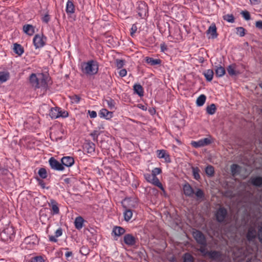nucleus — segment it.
I'll list each match as a JSON object with an SVG mask.
<instances>
[{
  "label": "nucleus",
  "mask_w": 262,
  "mask_h": 262,
  "mask_svg": "<svg viewBox=\"0 0 262 262\" xmlns=\"http://www.w3.org/2000/svg\"><path fill=\"white\" fill-rule=\"evenodd\" d=\"M61 163L62 166H65L66 167H70L72 166L74 163V159L72 157H64L61 160Z\"/></svg>",
  "instance_id": "9b49d317"
},
{
  "label": "nucleus",
  "mask_w": 262,
  "mask_h": 262,
  "mask_svg": "<svg viewBox=\"0 0 262 262\" xmlns=\"http://www.w3.org/2000/svg\"><path fill=\"white\" fill-rule=\"evenodd\" d=\"M205 172L209 177L213 176L214 173V167L211 165H208L205 168Z\"/></svg>",
  "instance_id": "72a5a7b5"
},
{
  "label": "nucleus",
  "mask_w": 262,
  "mask_h": 262,
  "mask_svg": "<svg viewBox=\"0 0 262 262\" xmlns=\"http://www.w3.org/2000/svg\"><path fill=\"white\" fill-rule=\"evenodd\" d=\"M99 135V133L97 130H94L90 134V135L93 137L94 141H97L98 140V137Z\"/></svg>",
  "instance_id": "8fccbe9b"
},
{
  "label": "nucleus",
  "mask_w": 262,
  "mask_h": 262,
  "mask_svg": "<svg viewBox=\"0 0 262 262\" xmlns=\"http://www.w3.org/2000/svg\"><path fill=\"white\" fill-rule=\"evenodd\" d=\"M192 170L193 178L196 180L200 179L201 177L199 174L200 172V169L198 167H192Z\"/></svg>",
  "instance_id": "7c9ffc66"
},
{
  "label": "nucleus",
  "mask_w": 262,
  "mask_h": 262,
  "mask_svg": "<svg viewBox=\"0 0 262 262\" xmlns=\"http://www.w3.org/2000/svg\"><path fill=\"white\" fill-rule=\"evenodd\" d=\"M1 171L2 174L7 175L9 178L12 176V173L6 169H2Z\"/></svg>",
  "instance_id": "4d7b16f0"
},
{
  "label": "nucleus",
  "mask_w": 262,
  "mask_h": 262,
  "mask_svg": "<svg viewBox=\"0 0 262 262\" xmlns=\"http://www.w3.org/2000/svg\"><path fill=\"white\" fill-rule=\"evenodd\" d=\"M227 215V210L224 207H220L218 208L215 213L216 221L220 223L225 222Z\"/></svg>",
  "instance_id": "20e7f679"
},
{
  "label": "nucleus",
  "mask_w": 262,
  "mask_h": 262,
  "mask_svg": "<svg viewBox=\"0 0 262 262\" xmlns=\"http://www.w3.org/2000/svg\"><path fill=\"white\" fill-rule=\"evenodd\" d=\"M257 237L259 242L262 244V223L258 227Z\"/></svg>",
  "instance_id": "37998d69"
},
{
  "label": "nucleus",
  "mask_w": 262,
  "mask_h": 262,
  "mask_svg": "<svg viewBox=\"0 0 262 262\" xmlns=\"http://www.w3.org/2000/svg\"><path fill=\"white\" fill-rule=\"evenodd\" d=\"M213 74V71L211 69H208L204 72V76L208 81H211L212 80Z\"/></svg>",
  "instance_id": "cd10ccee"
},
{
  "label": "nucleus",
  "mask_w": 262,
  "mask_h": 262,
  "mask_svg": "<svg viewBox=\"0 0 262 262\" xmlns=\"http://www.w3.org/2000/svg\"><path fill=\"white\" fill-rule=\"evenodd\" d=\"M84 220L81 216H78L75 219L74 224L77 229H80L83 227Z\"/></svg>",
  "instance_id": "6ab92c4d"
},
{
  "label": "nucleus",
  "mask_w": 262,
  "mask_h": 262,
  "mask_svg": "<svg viewBox=\"0 0 262 262\" xmlns=\"http://www.w3.org/2000/svg\"><path fill=\"white\" fill-rule=\"evenodd\" d=\"M183 262H193V257L189 253H185L183 256Z\"/></svg>",
  "instance_id": "c9c22d12"
},
{
  "label": "nucleus",
  "mask_w": 262,
  "mask_h": 262,
  "mask_svg": "<svg viewBox=\"0 0 262 262\" xmlns=\"http://www.w3.org/2000/svg\"><path fill=\"white\" fill-rule=\"evenodd\" d=\"M30 82L32 86L35 88H39L41 86L46 85V82L44 79L42 78L41 82H39V79L37 77L35 74L32 73L30 76Z\"/></svg>",
  "instance_id": "39448f33"
},
{
  "label": "nucleus",
  "mask_w": 262,
  "mask_h": 262,
  "mask_svg": "<svg viewBox=\"0 0 262 262\" xmlns=\"http://www.w3.org/2000/svg\"><path fill=\"white\" fill-rule=\"evenodd\" d=\"M59 117H67L68 116V113L67 111H59Z\"/></svg>",
  "instance_id": "69168bd1"
},
{
  "label": "nucleus",
  "mask_w": 262,
  "mask_h": 262,
  "mask_svg": "<svg viewBox=\"0 0 262 262\" xmlns=\"http://www.w3.org/2000/svg\"><path fill=\"white\" fill-rule=\"evenodd\" d=\"M30 262H44V260L41 256H36L33 257Z\"/></svg>",
  "instance_id": "864d4df0"
},
{
  "label": "nucleus",
  "mask_w": 262,
  "mask_h": 262,
  "mask_svg": "<svg viewBox=\"0 0 262 262\" xmlns=\"http://www.w3.org/2000/svg\"><path fill=\"white\" fill-rule=\"evenodd\" d=\"M193 238L196 243L201 246H207V239L205 235L200 231L195 230L192 232Z\"/></svg>",
  "instance_id": "7ed1b4c3"
},
{
  "label": "nucleus",
  "mask_w": 262,
  "mask_h": 262,
  "mask_svg": "<svg viewBox=\"0 0 262 262\" xmlns=\"http://www.w3.org/2000/svg\"><path fill=\"white\" fill-rule=\"evenodd\" d=\"M82 71L84 73L93 75L96 74L98 71L97 63L93 60L88 61L82 66Z\"/></svg>",
  "instance_id": "f257e3e1"
},
{
  "label": "nucleus",
  "mask_w": 262,
  "mask_h": 262,
  "mask_svg": "<svg viewBox=\"0 0 262 262\" xmlns=\"http://www.w3.org/2000/svg\"><path fill=\"white\" fill-rule=\"evenodd\" d=\"M46 38L44 39L42 36L38 34L36 35L33 38V43L36 48L43 47L45 43Z\"/></svg>",
  "instance_id": "1a4fd4ad"
},
{
  "label": "nucleus",
  "mask_w": 262,
  "mask_h": 262,
  "mask_svg": "<svg viewBox=\"0 0 262 262\" xmlns=\"http://www.w3.org/2000/svg\"><path fill=\"white\" fill-rule=\"evenodd\" d=\"M119 74L120 75V76L121 77H124L127 74V71L125 69H121L119 72Z\"/></svg>",
  "instance_id": "052dcab7"
},
{
  "label": "nucleus",
  "mask_w": 262,
  "mask_h": 262,
  "mask_svg": "<svg viewBox=\"0 0 262 262\" xmlns=\"http://www.w3.org/2000/svg\"><path fill=\"white\" fill-rule=\"evenodd\" d=\"M14 230L12 227H8L5 228L1 233V237L5 239L11 238L14 234Z\"/></svg>",
  "instance_id": "0eeeda50"
},
{
  "label": "nucleus",
  "mask_w": 262,
  "mask_h": 262,
  "mask_svg": "<svg viewBox=\"0 0 262 262\" xmlns=\"http://www.w3.org/2000/svg\"><path fill=\"white\" fill-rule=\"evenodd\" d=\"M62 230L61 228L58 229L55 232V236H53V235L49 236L50 241L53 242H56L57 241V239H56V237L60 236L62 235Z\"/></svg>",
  "instance_id": "393cba45"
},
{
  "label": "nucleus",
  "mask_w": 262,
  "mask_h": 262,
  "mask_svg": "<svg viewBox=\"0 0 262 262\" xmlns=\"http://www.w3.org/2000/svg\"><path fill=\"white\" fill-rule=\"evenodd\" d=\"M239 168V166L235 164H233L231 166V171L232 175H235L238 173L237 169Z\"/></svg>",
  "instance_id": "a18cd8bd"
},
{
  "label": "nucleus",
  "mask_w": 262,
  "mask_h": 262,
  "mask_svg": "<svg viewBox=\"0 0 262 262\" xmlns=\"http://www.w3.org/2000/svg\"><path fill=\"white\" fill-rule=\"evenodd\" d=\"M59 109L58 108H52L50 113V116L52 119H56L59 117Z\"/></svg>",
  "instance_id": "c756f323"
},
{
  "label": "nucleus",
  "mask_w": 262,
  "mask_h": 262,
  "mask_svg": "<svg viewBox=\"0 0 262 262\" xmlns=\"http://www.w3.org/2000/svg\"><path fill=\"white\" fill-rule=\"evenodd\" d=\"M38 173L42 179H46L47 177V172L45 168H40L38 170Z\"/></svg>",
  "instance_id": "e433bc0d"
},
{
  "label": "nucleus",
  "mask_w": 262,
  "mask_h": 262,
  "mask_svg": "<svg viewBox=\"0 0 262 262\" xmlns=\"http://www.w3.org/2000/svg\"><path fill=\"white\" fill-rule=\"evenodd\" d=\"M161 169L160 168H155L152 170L151 174L154 176V177H155L157 174L161 173Z\"/></svg>",
  "instance_id": "603ef678"
},
{
  "label": "nucleus",
  "mask_w": 262,
  "mask_h": 262,
  "mask_svg": "<svg viewBox=\"0 0 262 262\" xmlns=\"http://www.w3.org/2000/svg\"><path fill=\"white\" fill-rule=\"evenodd\" d=\"M241 14L243 16V17L246 20H249L250 19V15L248 11H243L241 12Z\"/></svg>",
  "instance_id": "49530a36"
},
{
  "label": "nucleus",
  "mask_w": 262,
  "mask_h": 262,
  "mask_svg": "<svg viewBox=\"0 0 262 262\" xmlns=\"http://www.w3.org/2000/svg\"><path fill=\"white\" fill-rule=\"evenodd\" d=\"M14 52L18 55H21L24 52L23 47L19 44L15 43L14 44Z\"/></svg>",
  "instance_id": "b1692460"
},
{
  "label": "nucleus",
  "mask_w": 262,
  "mask_h": 262,
  "mask_svg": "<svg viewBox=\"0 0 262 262\" xmlns=\"http://www.w3.org/2000/svg\"><path fill=\"white\" fill-rule=\"evenodd\" d=\"M49 164L52 169L56 170L61 171L64 169V166L54 158L52 157L49 159Z\"/></svg>",
  "instance_id": "423d86ee"
},
{
  "label": "nucleus",
  "mask_w": 262,
  "mask_h": 262,
  "mask_svg": "<svg viewBox=\"0 0 262 262\" xmlns=\"http://www.w3.org/2000/svg\"><path fill=\"white\" fill-rule=\"evenodd\" d=\"M84 148L86 150L88 153L92 154L95 151V145L92 142L89 141L84 144Z\"/></svg>",
  "instance_id": "2eb2a0df"
},
{
  "label": "nucleus",
  "mask_w": 262,
  "mask_h": 262,
  "mask_svg": "<svg viewBox=\"0 0 262 262\" xmlns=\"http://www.w3.org/2000/svg\"><path fill=\"white\" fill-rule=\"evenodd\" d=\"M209 257L213 260H217L221 258L222 254L221 252L213 250L207 252L206 253Z\"/></svg>",
  "instance_id": "ddd939ff"
},
{
  "label": "nucleus",
  "mask_w": 262,
  "mask_h": 262,
  "mask_svg": "<svg viewBox=\"0 0 262 262\" xmlns=\"http://www.w3.org/2000/svg\"><path fill=\"white\" fill-rule=\"evenodd\" d=\"M158 157L159 158H164L165 157V151L164 150H157Z\"/></svg>",
  "instance_id": "5fc2aeb1"
},
{
  "label": "nucleus",
  "mask_w": 262,
  "mask_h": 262,
  "mask_svg": "<svg viewBox=\"0 0 262 262\" xmlns=\"http://www.w3.org/2000/svg\"><path fill=\"white\" fill-rule=\"evenodd\" d=\"M134 90L135 93L137 94L139 96H142L143 95V89L140 84H135L134 85Z\"/></svg>",
  "instance_id": "bb28decb"
},
{
  "label": "nucleus",
  "mask_w": 262,
  "mask_h": 262,
  "mask_svg": "<svg viewBox=\"0 0 262 262\" xmlns=\"http://www.w3.org/2000/svg\"><path fill=\"white\" fill-rule=\"evenodd\" d=\"M80 252L82 254L86 255L89 254L88 250L84 247H82L80 249Z\"/></svg>",
  "instance_id": "680f3d73"
},
{
  "label": "nucleus",
  "mask_w": 262,
  "mask_h": 262,
  "mask_svg": "<svg viewBox=\"0 0 262 262\" xmlns=\"http://www.w3.org/2000/svg\"><path fill=\"white\" fill-rule=\"evenodd\" d=\"M88 113H89V114L90 115V117L92 118H95L97 116V113H96V112L95 111H89Z\"/></svg>",
  "instance_id": "0e129e2a"
},
{
  "label": "nucleus",
  "mask_w": 262,
  "mask_h": 262,
  "mask_svg": "<svg viewBox=\"0 0 262 262\" xmlns=\"http://www.w3.org/2000/svg\"><path fill=\"white\" fill-rule=\"evenodd\" d=\"M144 177L145 179L149 182H151V181L153 180L154 176L151 174L146 173L144 174Z\"/></svg>",
  "instance_id": "6e6d98bb"
},
{
  "label": "nucleus",
  "mask_w": 262,
  "mask_h": 262,
  "mask_svg": "<svg viewBox=\"0 0 262 262\" xmlns=\"http://www.w3.org/2000/svg\"><path fill=\"white\" fill-rule=\"evenodd\" d=\"M227 71L231 76H236L239 73L238 72L235 70V66L234 64L229 66L227 68Z\"/></svg>",
  "instance_id": "5701e85b"
},
{
  "label": "nucleus",
  "mask_w": 262,
  "mask_h": 262,
  "mask_svg": "<svg viewBox=\"0 0 262 262\" xmlns=\"http://www.w3.org/2000/svg\"><path fill=\"white\" fill-rule=\"evenodd\" d=\"M105 101L106 102L110 109L113 110L115 108V102L113 99L110 98L109 99L105 100Z\"/></svg>",
  "instance_id": "58836bf2"
},
{
  "label": "nucleus",
  "mask_w": 262,
  "mask_h": 262,
  "mask_svg": "<svg viewBox=\"0 0 262 262\" xmlns=\"http://www.w3.org/2000/svg\"><path fill=\"white\" fill-rule=\"evenodd\" d=\"M124 60L123 59H116L115 60V64L116 66L118 69H121L122 68L123 66L124 65Z\"/></svg>",
  "instance_id": "79ce46f5"
},
{
  "label": "nucleus",
  "mask_w": 262,
  "mask_h": 262,
  "mask_svg": "<svg viewBox=\"0 0 262 262\" xmlns=\"http://www.w3.org/2000/svg\"><path fill=\"white\" fill-rule=\"evenodd\" d=\"M207 34H210L211 38L214 39L217 37L216 27L214 24H212L206 31Z\"/></svg>",
  "instance_id": "4468645a"
},
{
  "label": "nucleus",
  "mask_w": 262,
  "mask_h": 262,
  "mask_svg": "<svg viewBox=\"0 0 262 262\" xmlns=\"http://www.w3.org/2000/svg\"><path fill=\"white\" fill-rule=\"evenodd\" d=\"M112 113L111 112L108 111L106 109L103 108L102 109L99 115L100 117H104L106 119H109L112 117Z\"/></svg>",
  "instance_id": "4be33fe9"
},
{
  "label": "nucleus",
  "mask_w": 262,
  "mask_h": 262,
  "mask_svg": "<svg viewBox=\"0 0 262 262\" xmlns=\"http://www.w3.org/2000/svg\"><path fill=\"white\" fill-rule=\"evenodd\" d=\"M257 236V232L254 227H250L246 234L247 239L249 242L253 241Z\"/></svg>",
  "instance_id": "6e6552de"
},
{
  "label": "nucleus",
  "mask_w": 262,
  "mask_h": 262,
  "mask_svg": "<svg viewBox=\"0 0 262 262\" xmlns=\"http://www.w3.org/2000/svg\"><path fill=\"white\" fill-rule=\"evenodd\" d=\"M69 98L71 100V102L73 103H78L80 100V97L78 95H74L72 96H69Z\"/></svg>",
  "instance_id": "c03bdc74"
},
{
  "label": "nucleus",
  "mask_w": 262,
  "mask_h": 262,
  "mask_svg": "<svg viewBox=\"0 0 262 262\" xmlns=\"http://www.w3.org/2000/svg\"><path fill=\"white\" fill-rule=\"evenodd\" d=\"M202 143L200 140L196 142V141H192L191 142V145L195 148H198L200 147H203Z\"/></svg>",
  "instance_id": "09e8293b"
},
{
  "label": "nucleus",
  "mask_w": 262,
  "mask_h": 262,
  "mask_svg": "<svg viewBox=\"0 0 262 262\" xmlns=\"http://www.w3.org/2000/svg\"><path fill=\"white\" fill-rule=\"evenodd\" d=\"M251 183L256 187H262V177H255L250 179Z\"/></svg>",
  "instance_id": "dca6fc26"
},
{
  "label": "nucleus",
  "mask_w": 262,
  "mask_h": 262,
  "mask_svg": "<svg viewBox=\"0 0 262 262\" xmlns=\"http://www.w3.org/2000/svg\"><path fill=\"white\" fill-rule=\"evenodd\" d=\"M124 243L128 246H133L136 243L135 237L131 234H127L124 236Z\"/></svg>",
  "instance_id": "9d476101"
},
{
  "label": "nucleus",
  "mask_w": 262,
  "mask_h": 262,
  "mask_svg": "<svg viewBox=\"0 0 262 262\" xmlns=\"http://www.w3.org/2000/svg\"><path fill=\"white\" fill-rule=\"evenodd\" d=\"M195 194L199 199L203 198L204 196V193L201 189H198Z\"/></svg>",
  "instance_id": "de8ad7c7"
},
{
  "label": "nucleus",
  "mask_w": 262,
  "mask_h": 262,
  "mask_svg": "<svg viewBox=\"0 0 262 262\" xmlns=\"http://www.w3.org/2000/svg\"><path fill=\"white\" fill-rule=\"evenodd\" d=\"M137 30V27L135 24L133 25L130 30V35L133 37Z\"/></svg>",
  "instance_id": "13d9d810"
},
{
  "label": "nucleus",
  "mask_w": 262,
  "mask_h": 262,
  "mask_svg": "<svg viewBox=\"0 0 262 262\" xmlns=\"http://www.w3.org/2000/svg\"><path fill=\"white\" fill-rule=\"evenodd\" d=\"M237 34L241 37H243L245 35L246 30L242 27H237L236 28Z\"/></svg>",
  "instance_id": "ea45409f"
},
{
  "label": "nucleus",
  "mask_w": 262,
  "mask_h": 262,
  "mask_svg": "<svg viewBox=\"0 0 262 262\" xmlns=\"http://www.w3.org/2000/svg\"><path fill=\"white\" fill-rule=\"evenodd\" d=\"M49 205L52 207V210L54 214H56L59 213V209L58 207L57 206V203L53 199H51L50 200V203H49Z\"/></svg>",
  "instance_id": "aec40b11"
},
{
  "label": "nucleus",
  "mask_w": 262,
  "mask_h": 262,
  "mask_svg": "<svg viewBox=\"0 0 262 262\" xmlns=\"http://www.w3.org/2000/svg\"><path fill=\"white\" fill-rule=\"evenodd\" d=\"M255 26L256 28H257L259 29H262V21L261 20L257 21L255 23Z\"/></svg>",
  "instance_id": "338daca9"
},
{
  "label": "nucleus",
  "mask_w": 262,
  "mask_h": 262,
  "mask_svg": "<svg viewBox=\"0 0 262 262\" xmlns=\"http://www.w3.org/2000/svg\"><path fill=\"white\" fill-rule=\"evenodd\" d=\"M125 232V229L119 226H115L114 227L113 230V233H114L115 235L120 236L123 235Z\"/></svg>",
  "instance_id": "a211bd4d"
},
{
  "label": "nucleus",
  "mask_w": 262,
  "mask_h": 262,
  "mask_svg": "<svg viewBox=\"0 0 262 262\" xmlns=\"http://www.w3.org/2000/svg\"><path fill=\"white\" fill-rule=\"evenodd\" d=\"M50 16L49 14H46L42 18V21L46 23H48L50 20Z\"/></svg>",
  "instance_id": "e2e57ef3"
},
{
  "label": "nucleus",
  "mask_w": 262,
  "mask_h": 262,
  "mask_svg": "<svg viewBox=\"0 0 262 262\" xmlns=\"http://www.w3.org/2000/svg\"><path fill=\"white\" fill-rule=\"evenodd\" d=\"M201 141L203 144H202L203 146L208 145L211 143V140L209 138H205L203 139H201Z\"/></svg>",
  "instance_id": "3c124183"
},
{
  "label": "nucleus",
  "mask_w": 262,
  "mask_h": 262,
  "mask_svg": "<svg viewBox=\"0 0 262 262\" xmlns=\"http://www.w3.org/2000/svg\"><path fill=\"white\" fill-rule=\"evenodd\" d=\"M37 180V181L38 182L39 184L42 188H43V189L46 188L47 189H49V187H46L45 186V183L43 180H42L41 179H38V178Z\"/></svg>",
  "instance_id": "bf43d9fd"
},
{
  "label": "nucleus",
  "mask_w": 262,
  "mask_h": 262,
  "mask_svg": "<svg viewBox=\"0 0 262 262\" xmlns=\"http://www.w3.org/2000/svg\"><path fill=\"white\" fill-rule=\"evenodd\" d=\"M216 108L214 104H211L206 107V112L209 115H213L215 113Z\"/></svg>",
  "instance_id": "473e14b6"
},
{
  "label": "nucleus",
  "mask_w": 262,
  "mask_h": 262,
  "mask_svg": "<svg viewBox=\"0 0 262 262\" xmlns=\"http://www.w3.org/2000/svg\"><path fill=\"white\" fill-rule=\"evenodd\" d=\"M161 50L162 52H164L165 51L167 50V46L165 43H162L160 45Z\"/></svg>",
  "instance_id": "774afa93"
},
{
  "label": "nucleus",
  "mask_w": 262,
  "mask_h": 262,
  "mask_svg": "<svg viewBox=\"0 0 262 262\" xmlns=\"http://www.w3.org/2000/svg\"><path fill=\"white\" fill-rule=\"evenodd\" d=\"M75 11V7L73 2L68 0L66 6V12L68 13H73Z\"/></svg>",
  "instance_id": "a878e982"
},
{
  "label": "nucleus",
  "mask_w": 262,
  "mask_h": 262,
  "mask_svg": "<svg viewBox=\"0 0 262 262\" xmlns=\"http://www.w3.org/2000/svg\"><path fill=\"white\" fill-rule=\"evenodd\" d=\"M225 73L226 71L224 68L221 66H216V68L215 69V73L216 76L219 77H222L225 74Z\"/></svg>",
  "instance_id": "412c9836"
},
{
  "label": "nucleus",
  "mask_w": 262,
  "mask_h": 262,
  "mask_svg": "<svg viewBox=\"0 0 262 262\" xmlns=\"http://www.w3.org/2000/svg\"><path fill=\"white\" fill-rule=\"evenodd\" d=\"M224 20L231 23L234 22L235 18L233 14H226L223 16Z\"/></svg>",
  "instance_id": "f704fd0d"
},
{
  "label": "nucleus",
  "mask_w": 262,
  "mask_h": 262,
  "mask_svg": "<svg viewBox=\"0 0 262 262\" xmlns=\"http://www.w3.org/2000/svg\"><path fill=\"white\" fill-rule=\"evenodd\" d=\"M146 62L151 66L159 64L161 63V60L159 59H155L151 57H146Z\"/></svg>",
  "instance_id": "c85d7f7f"
},
{
  "label": "nucleus",
  "mask_w": 262,
  "mask_h": 262,
  "mask_svg": "<svg viewBox=\"0 0 262 262\" xmlns=\"http://www.w3.org/2000/svg\"><path fill=\"white\" fill-rule=\"evenodd\" d=\"M151 183H152L155 185L157 186L158 187L160 188L161 189H163L162 185L159 181V179L157 178V176L153 178V180L151 181Z\"/></svg>",
  "instance_id": "a19ab883"
},
{
  "label": "nucleus",
  "mask_w": 262,
  "mask_h": 262,
  "mask_svg": "<svg viewBox=\"0 0 262 262\" xmlns=\"http://www.w3.org/2000/svg\"><path fill=\"white\" fill-rule=\"evenodd\" d=\"M206 97L205 95L203 94L201 95L196 99V103L197 105L199 106H202L204 104L206 101Z\"/></svg>",
  "instance_id": "2f4dec72"
},
{
  "label": "nucleus",
  "mask_w": 262,
  "mask_h": 262,
  "mask_svg": "<svg viewBox=\"0 0 262 262\" xmlns=\"http://www.w3.org/2000/svg\"><path fill=\"white\" fill-rule=\"evenodd\" d=\"M134 203L131 200H125L124 201V204H123V207L125 209L124 217V220L127 222L129 221L133 216V212L130 208L135 207V205L133 204Z\"/></svg>",
  "instance_id": "f03ea898"
},
{
  "label": "nucleus",
  "mask_w": 262,
  "mask_h": 262,
  "mask_svg": "<svg viewBox=\"0 0 262 262\" xmlns=\"http://www.w3.org/2000/svg\"><path fill=\"white\" fill-rule=\"evenodd\" d=\"M9 77L8 73H0V82L3 83L6 81Z\"/></svg>",
  "instance_id": "4c0bfd02"
},
{
  "label": "nucleus",
  "mask_w": 262,
  "mask_h": 262,
  "mask_svg": "<svg viewBox=\"0 0 262 262\" xmlns=\"http://www.w3.org/2000/svg\"><path fill=\"white\" fill-rule=\"evenodd\" d=\"M23 30L25 33L31 36L34 33V28L31 25H26L23 27Z\"/></svg>",
  "instance_id": "f3484780"
},
{
  "label": "nucleus",
  "mask_w": 262,
  "mask_h": 262,
  "mask_svg": "<svg viewBox=\"0 0 262 262\" xmlns=\"http://www.w3.org/2000/svg\"><path fill=\"white\" fill-rule=\"evenodd\" d=\"M183 189L184 193L186 196L191 197L193 195V194L194 193L193 188H192L191 185L188 183L184 184L183 185Z\"/></svg>",
  "instance_id": "f8f14e48"
}]
</instances>
